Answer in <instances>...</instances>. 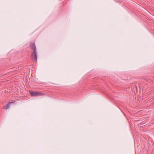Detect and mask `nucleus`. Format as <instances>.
Returning <instances> with one entry per match:
<instances>
[{"mask_svg": "<svg viewBox=\"0 0 154 154\" xmlns=\"http://www.w3.org/2000/svg\"><path fill=\"white\" fill-rule=\"evenodd\" d=\"M30 47L33 51L32 53L31 56L33 60H37V54L36 49V47L35 43L33 42H31L30 44Z\"/></svg>", "mask_w": 154, "mask_h": 154, "instance_id": "1", "label": "nucleus"}, {"mask_svg": "<svg viewBox=\"0 0 154 154\" xmlns=\"http://www.w3.org/2000/svg\"><path fill=\"white\" fill-rule=\"evenodd\" d=\"M29 92L31 96H32L35 97L37 96H42V95H44V96L45 95L43 93H42L41 92L39 91L33 92L30 91Z\"/></svg>", "mask_w": 154, "mask_h": 154, "instance_id": "2", "label": "nucleus"}, {"mask_svg": "<svg viewBox=\"0 0 154 154\" xmlns=\"http://www.w3.org/2000/svg\"><path fill=\"white\" fill-rule=\"evenodd\" d=\"M14 102H10L8 103L7 104L4 106L3 108L5 109H8L12 104H13Z\"/></svg>", "mask_w": 154, "mask_h": 154, "instance_id": "3", "label": "nucleus"}]
</instances>
